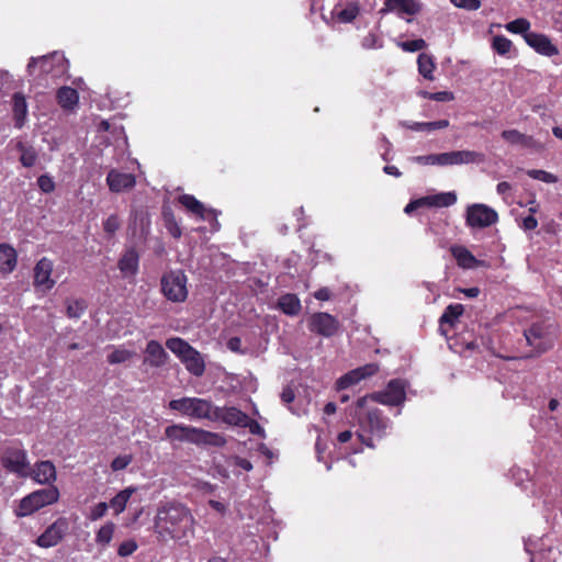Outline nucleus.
<instances>
[{
  "instance_id": "nucleus-1",
  "label": "nucleus",
  "mask_w": 562,
  "mask_h": 562,
  "mask_svg": "<svg viewBox=\"0 0 562 562\" xmlns=\"http://www.w3.org/2000/svg\"><path fill=\"white\" fill-rule=\"evenodd\" d=\"M369 396H361L349 406L348 416L359 426L357 436L368 448H375L374 438L381 440L392 427V422L376 407L368 406Z\"/></svg>"
},
{
  "instance_id": "nucleus-2",
  "label": "nucleus",
  "mask_w": 562,
  "mask_h": 562,
  "mask_svg": "<svg viewBox=\"0 0 562 562\" xmlns=\"http://www.w3.org/2000/svg\"><path fill=\"white\" fill-rule=\"evenodd\" d=\"M192 525L193 517L184 505L167 503L158 508L154 529L162 541L187 540L193 535Z\"/></svg>"
},
{
  "instance_id": "nucleus-3",
  "label": "nucleus",
  "mask_w": 562,
  "mask_h": 562,
  "mask_svg": "<svg viewBox=\"0 0 562 562\" xmlns=\"http://www.w3.org/2000/svg\"><path fill=\"white\" fill-rule=\"evenodd\" d=\"M169 408L192 419H207L213 422L215 405L206 398L202 397H181L171 400Z\"/></svg>"
},
{
  "instance_id": "nucleus-4",
  "label": "nucleus",
  "mask_w": 562,
  "mask_h": 562,
  "mask_svg": "<svg viewBox=\"0 0 562 562\" xmlns=\"http://www.w3.org/2000/svg\"><path fill=\"white\" fill-rule=\"evenodd\" d=\"M59 498V492L56 487H47L34 491L23 497L14 513L16 517H26L41 508L56 503Z\"/></svg>"
},
{
  "instance_id": "nucleus-5",
  "label": "nucleus",
  "mask_w": 562,
  "mask_h": 562,
  "mask_svg": "<svg viewBox=\"0 0 562 562\" xmlns=\"http://www.w3.org/2000/svg\"><path fill=\"white\" fill-rule=\"evenodd\" d=\"M67 69V59L58 52L42 57H31L26 67L30 76L50 75L61 76Z\"/></svg>"
},
{
  "instance_id": "nucleus-6",
  "label": "nucleus",
  "mask_w": 562,
  "mask_h": 562,
  "mask_svg": "<svg viewBox=\"0 0 562 562\" xmlns=\"http://www.w3.org/2000/svg\"><path fill=\"white\" fill-rule=\"evenodd\" d=\"M524 336L528 346L532 347L538 356L551 350L554 346L552 325L544 321L532 323L524 330Z\"/></svg>"
},
{
  "instance_id": "nucleus-7",
  "label": "nucleus",
  "mask_w": 562,
  "mask_h": 562,
  "mask_svg": "<svg viewBox=\"0 0 562 562\" xmlns=\"http://www.w3.org/2000/svg\"><path fill=\"white\" fill-rule=\"evenodd\" d=\"M407 382L403 379H392L382 391L368 394L370 401L386 405L401 406L406 401Z\"/></svg>"
},
{
  "instance_id": "nucleus-8",
  "label": "nucleus",
  "mask_w": 562,
  "mask_h": 562,
  "mask_svg": "<svg viewBox=\"0 0 562 562\" xmlns=\"http://www.w3.org/2000/svg\"><path fill=\"white\" fill-rule=\"evenodd\" d=\"M164 295L172 302H183L188 296L187 276L183 271H170L161 279Z\"/></svg>"
},
{
  "instance_id": "nucleus-9",
  "label": "nucleus",
  "mask_w": 562,
  "mask_h": 562,
  "mask_svg": "<svg viewBox=\"0 0 562 562\" xmlns=\"http://www.w3.org/2000/svg\"><path fill=\"white\" fill-rule=\"evenodd\" d=\"M2 467L10 473L25 477L30 472L26 451L22 448H7L0 459Z\"/></svg>"
},
{
  "instance_id": "nucleus-10",
  "label": "nucleus",
  "mask_w": 562,
  "mask_h": 562,
  "mask_svg": "<svg viewBox=\"0 0 562 562\" xmlns=\"http://www.w3.org/2000/svg\"><path fill=\"white\" fill-rule=\"evenodd\" d=\"M465 221L468 226L484 228L498 221L497 212L485 204H472L467 209Z\"/></svg>"
},
{
  "instance_id": "nucleus-11",
  "label": "nucleus",
  "mask_w": 562,
  "mask_h": 562,
  "mask_svg": "<svg viewBox=\"0 0 562 562\" xmlns=\"http://www.w3.org/2000/svg\"><path fill=\"white\" fill-rule=\"evenodd\" d=\"M340 328L339 321L329 313L326 312H317L311 315L308 319V329L323 336L325 338H329L335 336Z\"/></svg>"
},
{
  "instance_id": "nucleus-12",
  "label": "nucleus",
  "mask_w": 562,
  "mask_h": 562,
  "mask_svg": "<svg viewBox=\"0 0 562 562\" xmlns=\"http://www.w3.org/2000/svg\"><path fill=\"white\" fill-rule=\"evenodd\" d=\"M438 166H456L469 164H482L485 161V155L475 150H453L438 154Z\"/></svg>"
},
{
  "instance_id": "nucleus-13",
  "label": "nucleus",
  "mask_w": 562,
  "mask_h": 562,
  "mask_svg": "<svg viewBox=\"0 0 562 562\" xmlns=\"http://www.w3.org/2000/svg\"><path fill=\"white\" fill-rule=\"evenodd\" d=\"M457 202V194L451 192H441L434 195L423 196L411 201L404 209L406 214H411L414 210L423 206L429 207H448Z\"/></svg>"
},
{
  "instance_id": "nucleus-14",
  "label": "nucleus",
  "mask_w": 562,
  "mask_h": 562,
  "mask_svg": "<svg viewBox=\"0 0 562 562\" xmlns=\"http://www.w3.org/2000/svg\"><path fill=\"white\" fill-rule=\"evenodd\" d=\"M68 530L66 518H58L36 539V544L41 548H52L57 546L65 537Z\"/></svg>"
},
{
  "instance_id": "nucleus-15",
  "label": "nucleus",
  "mask_w": 562,
  "mask_h": 562,
  "mask_svg": "<svg viewBox=\"0 0 562 562\" xmlns=\"http://www.w3.org/2000/svg\"><path fill=\"white\" fill-rule=\"evenodd\" d=\"M52 272L53 261L46 257L40 259L34 267V286L42 291L52 290L56 283L55 280L52 279Z\"/></svg>"
},
{
  "instance_id": "nucleus-16",
  "label": "nucleus",
  "mask_w": 562,
  "mask_h": 562,
  "mask_svg": "<svg viewBox=\"0 0 562 562\" xmlns=\"http://www.w3.org/2000/svg\"><path fill=\"white\" fill-rule=\"evenodd\" d=\"M106 184L113 193L126 192L136 186V177L130 172L111 169L106 176Z\"/></svg>"
},
{
  "instance_id": "nucleus-17",
  "label": "nucleus",
  "mask_w": 562,
  "mask_h": 562,
  "mask_svg": "<svg viewBox=\"0 0 562 562\" xmlns=\"http://www.w3.org/2000/svg\"><path fill=\"white\" fill-rule=\"evenodd\" d=\"M526 44L531 47L538 54L552 57L559 55V48L554 45L550 37L542 33L531 32L525 35Z\"/></svg>"
},
{
  "instance_id": "nucleus-18",
  "label": "nucleus",
  "mask_w": 562,
  "mask_h": 562,
  "mask_svg": "<svg viewBox=\"0 0 562 562\" xmlns=\"http://www.w3.org/2000/svg\"><path fill=\"white\" fill-rule=\"evenodd\" d=\"M213 422H222L229 426L246 427L248 415L235 406H215Z\"/></svg>"
},
{
  "instance_id": "nucleus-19",
  "label": "nucleus",
  "mask_w": 562,
  "mask_h": 562,
  "mask_svg": "<svg viewBox=\"0 0 562 562\" xmlns=\"http://www.w3.org/2000/svg\"><path fill=\"white\" fill-rule=\"evenodd\" d=\"M422 10V4L416 0H385L384 5L379 10V14L385 15L395 13L398 16L403 14L415 15Z\"/></svg>"
},
{
  "instance_id": "nucleus-20",
  "label": "nucleus",
  "mask_w": 562,
  "mask_h": 562,
  "mask_svg": "<svg viewBox=\"0 0 562 562\" xmlns=\"http://www.w3.org/2000/svg\"><path fill=\"white\" fill-rule=\"evenodd\" d=\"M196 427L175 424L166 427L165 436L171 442H195Z\"/></svg>"
},
{
  "instance_id": "nucleus-21",
  "label": "nucleus",
  "mask_w": 562,
  "mask_h": 562,
  "mask_svg": "<svg viewBox=\"0 0 562 562\" xmlns=\"http://www.w3.org/2000/svg\"><path fill=\"white\" fill-rule=\"evenodd\" d=\"M179 202L191 213L199 216L202 220H209L210 216L215 221L216 226H220L218 222L216 221L217 213L215 210H207L203 205L202 202H200L198 199H195L191 194H182L179 196Z\"/></svg>"
},
{
  "instance_id": "nucleus-22",
  "label": "nucleus",
  "mask_w": 562,
  "mask_h": 562,
  "mask_svg": "<svg viewBox=\"0 0 562 562\" xmlns=\"http://www.w3.org/2000/svg\"><path fill=\"white\" fill-rule=\"evenodd\" d=\"M450 250L457 260L458 266L463 269L485 267V262L483 260L476 259L464 246H452Z\"/></svg>"
},
{
  "instance_id": "nucleus-23",
  "label": "nucleus",
  "mask_w": 562,
  "mask_h": 562,
  "mask_svg": "<svg viewBox=\"0 0 562 562\" xmlns=\"http://www.w3.org/2000/svg\"><path fill=\"white\" fill-rule=\"evenodd\" d=\"M16 262V250L9 244H0V272L11 273L15 269Z\"/></svg>"
},
{
  "instance_id": "nucleus-24",
  "label": "nucleus",
  "mask_w": 562,
  "mask_h": 562,
  "mask_svg": "<svg viewBox=\"0 0 562 562\" xmlns=\"http://www.w3.org/2000/svg\"><path fill=\"white\" fill-rule=\"evenodd\" d=\"M464 312V307L462 304L460 303H456V304H449L442 315L440 316L439 318V328L441 330L442 334H446V329H445V326L448 325L449 327H453L460 316H462Z\"/></svg>"
},
{
  "instance_id": "nucleus-25",
  "label": "nucleus",
  "mask_w": 562,
  "mask_h": 562,
  "mask_svg": "<svg viewBox=\"0 0 562 562\" xmlns=\"http://www.w3.org/2000/svg\"><path fill=\"white\" fill-rule=\"evenodd\" d=\"M145 353L147 355L145 362H149L155 367L162 366L168 359V353L161 344L156 340L148 341Z\"/></svg>"
},
{
  "instance_id": "nucleus-26",
  "label": "nucleus",
  "mask_w": 562,
  "mask_h": 562,
  "mask_svg": "<svg viewBox=\"0 0 562 562\" xmlns=\"http://www.w3.org/2000/svg\"><path fill=\"white\" fill-rule=\"evenodd\" d=\"M181 362L184 364L186 369L194 376L199 378L204 374L205 371V362L202 355L193 348V350L184 357Z\"/></svg>"
},
{
  "instance_id": "nucleus-27",
  "label": "nucleus",
  "mask_w": 562,
  "mask_h": 562,
  "mask_svg": "<svg viewBox=\"0 0 562 562\" xmlns=\"http://www.w3.org/2000/svg\"><path fill=\"white\" fill-rule=\"evenodd\" d=\"M226 438L218 432H212L201 428H196L194 445L223 447L226 445Z\"/></svg>"
},
{
  "instance_id": "nucleus-28",
  "label": "nucleus",
  "mask_w": 562,
  "mask_h": 562,
  "mask_svg": "<svg viewBox=\"0 0 562 562\" xmlns=\"http://www.w3.org/2000/svg\"><path fill=\"white\" fill-rule=\"evenodd\" d=\"M34 480L41 484H47L56 480V469L50 461H41L35 464Z\"/></svg>"
},
{
  "instance_id": "nucleus-29",
  "label": "nucleus",
  "mask_w": 562,
  "mask_h": 562,
  "mask_svg": "<svg viewBox=\"0 0 562 562\" xmlns=\"http://www.w3.org/2000/svg\"><path fill=\"white\" fill-rule=\"evenodd\" d=\"M277 306L288 316H296L302 308L296 294L286 293L278 299Z\"/></svg>"
},
{
  "instance_id": "nucleus-30",
  "label": "nucleus",
  "mask_w": 562,
  "mask_h": 562,
  "mask_svg": "<svg viewBox=\"0 0 562 562\" xmlns=\"http://www.w3.org/2000/svg\"><path fill=\"white\" fill-rule=\"evenodd\" d=\"M56 97L58 104L65 110L75 109L79 101V94L77 90L67 86L59 88Z\"/></svg>"
},
{
  "instance_id": "nucleus-31",
  "label": "nucleus",
  "mask_w": 562,
  "mask_h": 562,
  "mask_svg": "<svg viewBox=\"0 0 562 562\" xmlns=\"http://www.w3.org/2000/svg\"><path fill=\"white\" fill-rule=\"evenodd\" d=\"M13 116L15 122V127L21 128L26 120L27 115V104L24 95L22 93L13 94Z\"/></svg>"
},
{
  "instance_id": "nucleus-32",
  "label": "nucleus",
  "mask_w": 562,
  "mask_h": 562,
  "mask_svg": "<svg viewBox=\"0 0 562 562\" xmlns=\"http://www.w3.org/2000/svg\"><path fill=\"white\" fill-rule=\"evenodd\" d=\"M405 128L416 131V132H431L435 130H442L449 126L448 120H439L434 122H406L403 121L400 123Z\"/></svg>"
},
{
  "instance_id": "nucleus-33",
  "label": "nucleus",
  "mask_w": 562,
  "mask_h": 562,
  "mask_svg": "<svg viewBox=\"0 0 562 562\" xmlns=\"http://www.w3.org/2000/svg\"><path fill=\"white\" fill-rule=\"evenodd\" d=\"M138 254L135 249L127 250L119 261V268L125 276H134L137 271Z\"/></svg>"
},
{
  "instance_id": "nucleus-34",
  "label": "nucleus",
  "mask_w": 562,
  "mask_h": 562,
  "mask_svg": "<svg viewBox=\"0 0 562 562\" xmlns=\"http://www.w3.org/2000/svg\"><path fill=\"white\" fill-rule=\"evenodd\" d=\"M502 137L513 145H521L524 147H535L536 140L532 136L525 135L517 130H505Z\"/></svg>"
},
{
  "instance_id": "nucleus-35",
  "label": "nucleus",
  "mask_w": 562,
  "mask_h": 562,
  "mask_svg": "<svg viewBox=\"0 0 562 562\" xmlns=\"http://www.w3.org/2000/svg\"><path fill=\"white\" fill-rule=\"evenodd\" d=\"M418 72L427 80H435L434 70L436 68L435 58L426 53H420L417 57Z\"/></svg>"
},
{
  "instance_id": "nucleus-36",
  "label": "nucleus",
  "mask_w": 562,
  "mask_h": 562,
  "mask_svg": "<svg viewBox=\"0 0 562 562\" xmlns=\"http://www.w3.org/2000/svg\"><path fill=\"white\" fill-rule=\"evenodd\" d=\"M167 348L180 359V361L190 355L193 347L182 338L173 337L166 341Z\"/></svg>"
},
{
  "instance_id": "nucleus-37",
  "label": "nucleus",
  "mask_w": 562,
  "mask_h": 562,
  "mask_svg": "<svg viewBox=\"0 0 562 562\" xmlns=\"http://www.w3.org/2000/svg\"><path fill=\"white\" fill-rule=\"evenodd\" d=\"M16 150L21 154L20 161L23 167L31 168L37 160V151L34 147L25 145L19 140L15 145Z\"/></svg>"
},
{
  "instance_id": "nucleus-38",
  "label": "nucleus",
  "mask_w": 562,
  "mask_h": 562,
  "mask_svg": "<svg viewBox=\"0 0 562 562\" xmlns=\"http://www.w3.org/2000/svg\"><path fill=\"white\" fill-rule=\"evenodd\" d=\"M162 217L165 222V227L168 231V233L177 239L180 238L182 235V231L179 224L177 223L176 217L170 207H164Z\"/></svg>"
},
{
  "instance_id": "nucleus-39",
  "label": "nucleus",
  "mask_w": 562,
  "mask_h": 562,
  "mask_svg": "<svg viewBox=\"0 0 562 562\" xmlns=\"http://www.w3.org/2000/svg\"><path fill=\"white\" fill-rule=\"evenodd\" d=\"M530 22L525 18H518L514 21L508 22L505 25V29L514 34H521L525 38L526 34H530L532 31H530Z\"/></svg>"
},
{
  "instance_id": "nucleus-40",
  "label": "nucleus",
  "mask_w": 562,
  "mask_h": 562,
  "mask_svg": "<svg viewBox=\"0 0 562 562\" xmlns=\"http://www.w3.org/2000/svg\"><path fill=\"white\" fill-rule=\"evenodd\" d=\"M132 492L133 490L126 488L124 491H121L111 499L109 506L113 508L115 514H120L124 510Z\"/></svg>"
},
{
  "instance_id": "nucleus-41",
  "label": "nucleus",
  "mask_w": 562,
  "mask_h": 562,
  "mask_svg": "<svg viewBox=\"0 0 562 562\" xmlns=\"http://www.w3.org/2000/svg\"><path fill=\"white\" fill-rule=\"evenodd\" d=\"M513 47V43L510 40L505 37L504 35H496L493 37L492 41V48L495 50L498 55L505 56L507 55Z\"/></svg>"
},
{
  "instance_id": "nucleus-42",
  "label": "nucleus",
  "mask_w": 562,
  "mask_h": 562,
  "mask_svg": "<svg viewBox=\"0 0 562 562\" xmlns=\"http://www.w3.org/2000/svg\"><path fill=\"white\" fill-rule=\"evenodd\" d=\"M359 11V5L356 2H350L346 8L338 11L336 16L342 23H350L357 18Z\"/></svg>"
},
{
  "instance_id": "nucleus-43",
  "label": "nucleus",
  "mask_w": 562,
  "mask_h": 562,
  "mask_svg": "<svg viewBox=\"0 0 562 562\" xmlns=\"http://www.w3.org/2000/svg\"><path fill=\"white\" fill-rule=\"evenodd\" d=\"M360 381H362V380L360 379L356 369H353L338 379L337 389L345 390L351 385L359 383Z\"/></svg>"
},
{
  "instance_id": "nucleus-44",
  "label": "nucleus",
  "mask_w": 562,
  "mask_h": 562,
  "mask_svg": "<svg viewBox=\"0 0 562 562\" xmlns=\"http://www.w3.org/2000/svg\"><path fill=\"white\" fill-rule=\"evenodd\" d=\"M114 532V525L112 522H109L104 526H102L95 536V541L99 544L106 546L112 540Z\"/></svg>"
},
{
  "instance_id": "nucleus-45",
  "label": "nucleus",
  "mask_w": 562,
  "mask_h": 562,
  "mask_svg": "<svg viewBox=\"0 0 562 562\" xmlns=\"http://www.w3.org/2000/svg\"><path fill=\"white\" fill-rule=\"evenodd\" d=\"M527 175L535 180H539L546 183H555L558 181L557 176L541 169H529L527 170Z\"/></svg>"
},
{
  "instance_id": "nucleus-46",
  "label": "nucleus",
  "mask_w": 562,
  "mask_h": 562,
  "mask_svg": "<svg viewBox=\"0 0 562 562\" xmlns=\"http://www.w3.org/2000/svg\"><path fill=\"white\" fill-rule=\"evenodd\" d=\"M86 307L87 305L83 300L69 301L67 303V315L70 318H79L83 314Z\"/></svg>"
},
{
  "instance_id": "nucleus-47",
  "label": "nucleus",
  "mask_w": 562,
  "mask_h": 562,
  "mask_svg": "<svg viewBox=\"0 0 562 562\" xmlns=\"http://www.w3.org/2000/svg\"><path fill=\"white\" fill-rule=\"evenodd\" d=\"M135 352H132L130 351L128 349H125V348H117L115 350H113L109 357H108V361L110 363H121V362H125L126 360H128L131 358L132 355H134Z\"/></svg>"
},
{
  "instance_id": "nucleus-48",
  "label": "nucleus",
  "mask_w": 562,
  "mask_h": 562,
  "mask_svg": "<svg viewBox=\"0 0 562 562\" xmlns=\"http://www.w3.org/2000/svg\"><path fill=\"white\" fill-rule=\"evenodd\" d=\"M398 45L404 52L414 53L425 48L427 46V43L423 38H416L412 41L401 42Z\"/></svg>"
},
{
  "instance_id": "nucleus-49",
  "label": "nucleus",
  "mask_w": 562,
  "mask_h": 562,
  "mask_svg": "<svg viewBox=\"0 0 562 562\" xmlns=\"http://www.w3.org/2000/svg\"><path fill=\"white\" fill-rule=\"evenodd\" d=\"M380 370V367L378 363H367L362 367L356 368L357 373L359 374L361 380H364L367 378H370L374 374H376Z\"/></svg>"
},
{
  "instance_id": "nucleus-50",
  "label": "nucleus",
  "mask_w": 562,
  "mask_h": 562,
  "mask_svg": "<svg viewBox=\"0 0 562 562\" xmlns=\"http://www.w3.org/2000/svg\"><path fill=\"white\" fill-rule=\"evenodd\" d=\"M37 186L44 193H52L56 186L53 178L48 175H42L37 178Z\"/></svg>"
},
{
  "instance_id": "nucleus-51",
  "label": "nucleus",
  "mask_w": 562,
  "mask_h": 562,
  "mask_svg": "<svg viewBox=\"0 0 562 562\" xmlns=\"http://www.w3.org/2000/svg\"><path fill=\"white\" fill-rule=\"evenodd\" d=\"M137 542L134 540H127L120 544L117 553L120 557H128L137 550Z\"/></svg>"
},
{
  "instance_id": "nucleus-52",
  "label": "nucleus",
  "mask_w": 562,
  "mask_h": 562,
  "mask_svg": "<svg viewBox=\"0 0 562 562\" xmlns=\"http://www.w3.org/2000/svg\"><path fill=\"white\" fill-rule=\"evenodd\" d=\"M109 508V505L104 502H101L93 506L90 510L89 518L91 520H97L103 517Z\"/></svg>"
},
{
  "instance_id": "nucleus-53",
  "label": "nucleus",
  "mask_w": 562,
  "mask_h": 562,
  "mask_svg": "<svg viewBox=\"0 0 562 562\" xmlns=\"http://www.w3.org/2000/svg\"><path fill=\"white\" fill-rule=\"evenodd\" d=\"M451 2L458 8L467 9L470 11H475L481 7L480 0H451Z\"/></svg>"
},
{
  "instance_id": "nucleus-54",
  "label": "nucleus",
  "mask_w": 562,
  "mask_h": 562,
  "mask_svg": "<svg viewBox=\"0 0 562 562\" xmlns=\"http://www.w3.org/2000/svg\"><path fill=\"white\" fill-rule=\"evenodd\" d=\"M226 347L235 353L245 355L247 352L246 349L241 348V339L239 337H231L227 342Z\"/></svg>"
},
{
  "instance_id": "nucleus-55",
  "label": "nucleus",
  "mask_w": 562,
  "mask_h": 562,
  "mask_svg": "<svg viewBox=\"0 0 562 562\" xmlns=\"http://www.w3.org/2000/svg\"><path fill=\"white\" fill-rule=\"evenodd\" d=\"M412 160L420 165H437L439 162L438 154L412 157Z\"/></svg>"
},
{
  "instance_id": "nucleus-56",
  "label": "nucleus",
  "mask_w": 562,
  "mask_h": 562,
  "mask_svg": "<svg viewBox=\"0 0 562 562\" xmlns=\"http://www.w3.org/2000/svg\"><path fill=\"white\" fill-rule=\"evenodd\" d=\"M120 227V221L116 215H110L103 223V228L106 233L113 234Z\"/></svg>"
},
{
  "instance_id": "nucleus-57",
  "label": "nucleus",
  "mask_w": 562,
  "mask_h": 562,
  "mask_svg": "<svg viewBox=\"0 0 562 562\" xmlns=\"http://www.w3.org/2000/svg\"><path fill=\"white\" fill-rule=\"evenodd\" d=\"M245 428H248L249 432L252 435H257L261 438L266 437L265 429L259 425L258 422H256L255 419H251L249 416H248V423Z\"/></svg>"
},
{
  "instance_id": "nucleus-58",
  "label": "nucleus",
  "mask_w": 562,
  "mask_h": 562,
  "mask_svg": "<svg viewBox=\"0 0 562 562\" xmlns=\"http://www.w3.org/2000/svg\"><path fill=\"white\" fill-rule=\"evenodd\" d=\"M454 99V95L450 91H439V92H432L431 95H429V100L438 101V102H449Z\"/></svg>"
},
{
  "instance_id": "nucleus-59",
  "label": "nucleus",
  "mask_w": 562,
  "mask_h": 562,
  "mask_svg": "<svg viewBox=\"0 0 562 562\" xmlns=\"http://www.w3.org/2000/svg\"><path fill=\"white\" fill-rule=\"evenodd\" d=\"M130 456H120L112 461L111 467L114 471H119L125 469L130 464Z\"/></svg>"
},
{
  "instance_id": "nucleus-60",
  "label": "nucleus",
  "mask_w": 562,
  "mask_h": 562,
  "mask_svg": "<svg viewBox=\"0 0 562 562\" xmlns=\"http://www.w3.org/2000/svg\"><path fill=\"white\" fill-rule=\"evenodd\" d=\"M362 46L364 48H381L382 43L379 42V38L376 37V35L368 34L362 41Z\"/></svg>"
},
{
  "instance_id": "nucleus-61",
  "label": "nucleus",
  "mask_w": 562,
  "mask_h": 562,
  "mask_svg": "<svg viewBox=\"0 0 562 562\" xmlns=\"http://www.w3.org/2000/svg\"><path fill=\"white\" fill-rule=\"evenodd\" d=\"M537 226H538V221L532 214L526 216L522 220L521 225H520V227L525 231H533L537 228Z\"/></svg>"
},
{
  "instance_id": "nucleus-62",
  "label": "nucleus",
  "mask_w": 562,
  "mask_h": 562,
  "mask_svg": "<svg viewBox=\"0 0 562 562\" xmlns=\"http://www.w3.org/2000/svg\"><path fill=\"white\" fill-rule=\"evenodd\" d=\"M280 396L281 401L286 405L291 404L295 398L294 391L291 386L284 387Z\"/></svg>"
},
{
  "instance_id": "nucleus-63",
  "label": "nucleus",
  "mask_w": 562,
  "mask_h": 562,
  "mask_svg": "<svg viewBox=\"0 0 562 562\" xmlns=\"http://www.w3.org/2000/svg\"><path fill=\"white\" fill-rule=\"evenodd\" d=\"M234 464L236 467L247 471V472L252 470L251 462L248 459H245V458L235 457Z\"/></svg>"
},
{
  "instance_id": "nucleus-64",
  "label": "nucleus",
  "mask_w": 562,
  "mask_h": 562,
  "mask_svg": "<svg viewBox=\"0 0 562 562\" xmlns=\"http://www.w3.org/2000/svg\"><path fill=\"white\" fill-rule=\"evenodd\" d=\"M314 296L319 301H328L330 299V291L328 288H321L314 293Z\"/></svg>"
}]
</instances>
